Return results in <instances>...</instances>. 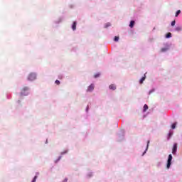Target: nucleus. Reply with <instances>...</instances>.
Here are the masks:
<instances>
[{"mask_svg":"<svg viewBox=\"0 0 182 182\" xmlns=\"http://www.w3.org/2000/svg\"><path fill=\"white\" fill-rule=\"evenodd\" d=\"M134 26V21H131L129 24V28H133Z\"/></svg>","mask_w":182,"mask_h":182,"instance_id":"17","label":"nucleus"},{"mask_svg":"<svg viewBox=\"0 0 182 182\" xmlns=\"http://www.w3.org/2000/svg\"><path fill=\"white\" fill-rule=\"evenodd\" d=\"M61 159H62V156H60L56 160L54 161V163L55 164H58V163H59V161H60Z\"/></svg>","mask_w":182,"mask_h":182,"instance_id":"12","label":"nucleus"},{"mask_svg":"<svg viewBox=\"0 0 182 182\" xmlns=\"http://www.w3.org/2000/svg\"><path fill=\"white\" fill-rule=\"evenodd\" d=\"M181 30H182L181 26H177V27L175 28V31L176 32H180V31H181Z\"/></svg>","mask_w":182,"mask_h":182,"instance_id":"14","label":"nucleus"},{"mask_svg":"<svg viewBox=\"0 0 182 182\" xmlns=\"http://www.w3.org/2000/svg\"><path fill=\"white\" fill-rule=\"evenodd\" d=\"M95 90V85L91 84L87 89V92H93Z\"/></svg>","mask_w":182,"mask_h":182,"instance_id":"8","label":"nucleus"},{"mask_svg":"<svg viewBox=\"0 0 182 182\" xmlns=\"http://www.w3.org/2000/svg\"><path fill=\"white\" fill-rule=\"evenodd\" d=\"M176 154H177V143H175L173 146L172 154H173V156H176Z\"/></svg>","mask_w":182,"mask_h":182,"instance_id":"6","label":"nucleus"},{"mask_svg":"<svg viewBox=\"0 0 182 182\" xmlns=\"http://www.w3.org/2000/svg\"><path fill=\"white\" fill-rule=\"evenodd\" d=\"M118 141H123L124 140V130L122 129L117 134Z\"/></svg>","mask_w":182,"mask_h":182,"instance_id":"2","label":"nucleus"},{"mask_svg":"<svg viewBox=\"0 0 182 182\" xmlns=\"http://www.w3.org/2000/svg\"><path fill=\"white\" fill-rule=\"evenodd\" d=\"M109 89H110V90H116V85L114 84H112L109 86Z\"/></svg>","mask_w":182,"mask_h":182,"instance_id":"10","label":"nucleus"},{"mask_svg":"<svg viewBox=\"0 0 182 182\" xmlns=\"http://www.w3.org/2000/svg\"><path fill=\"white\" fill-rule=\"evenodd\" d=\"M157 167H161V162H158L156 164Z\"/></svg>","mask_w":182,"mask_h":182,"instance_id":"24","label":"nucleus"},{"mask_svg":"<svg viewBox=\"0 0 182 182\" xmlns=\"http://www.w3.org/2000/svg\"><path fill=\"white\" fill-rule=\"evenodd\" d=\"M166 38H171V33H168L166 36Z\"/></svg>","mask_w":182,"mask_h":182,"instance_id":"21","label":"nucleus"},{"mask_svg":"<svg viewBox=\"0 0 182 182\" xmlns=\"http://www.w3.org/2000/svg\"><path fill=\"white\" fill-rule=\"evenodd\" d=\"M146 117H147V115H142L141 117V119H142V120H143L144 119H146Z\"/></svg>","mask_w":182,"mask_h":182,"instance_id":"28","label":"nucleus"},{"mask_svg":"<svg viewBox=\"0 0 182 182\" xmlns=\"http://www.w3.org/2000/svg\"><path fill=\"white\" fill-rule=\"evenodd\" d=\"M146 80V76H144L141 78L139 83L141 85L143 84V82Z\"/></svg>","mask_w":182,"mask_h":182,"instance_id":"15","label":"nucleus"},{"mask_svg":"<svg viewBox=\"0 0 182 182\" xmlns=\"http://www.w3.org/2000/svg\"><path fill=\"white\" fill-rule=\"evenodd\" d=\"M36 79V74L31 73L28 76V80H30L31 82L35 80Z\"/></svg>","mask_w":182,"mask_h":182,"instance_id":"3","label":"nucleus"},{"mask_svg":"<svg viewBox=\"0 0 182 182\" xmlns=\"http://www.w3.org/2000/svg\"><path fill=\"white\" fill-rule=\"evenodd\" d=\"M176 126H177V123H176V122L172 124H171V129H176Z\"/></svg>","mask_w":182,"mask_h":182,"instance_id":"18","label":"nucleus"},{"mask_svg":"<svg viewBox=\"0 0 182 182\" xmlns=\"http://www.w3.org/2000/svg\"><path fill=\"white\" fill-rule=\"evenodd\" d=\"M92 177H93V171H88L87 172V173L85 174V178H86L87 180H89V179L92 178Z\"/></svg>","mask_w":182,"mask_h":182,"instance_id":"5","label":"nucleus"},{"mask_svg":"<svg viewBox=\"0 0 182 182\" xmlns=\"http://www.w3.org/2000/svg\"><path fill=\"white\" fill-rule=\"evenodd\" d=\"M149 144H150V141H147L146 148L145 151H144V153L142 154V156H144V154H146V153H147V150H149Z\"/></svg>","mask_w":182,"mask_h":182,"instance_id":"9","label":"nucleus"},{"mask_svg":"<svg viewBox=\"0 0 182 182\" xmlns=\"http://www.w3.org/2000/svg\"><path fill=\"white\" fill-rule=\"evenodd\" d=\"M171 161H173V155L169 154L167 159L166 163V168L169 170L170 167H171Z\"/></svg>","mask_w":182,"mask_h":182,"instance_id":"1","label":"nucleus"},{"mask_svg":"<svg viewBox=\"0 0 182 182\" xmlns=\"http://www.w3.org/2000/svg\"><path fill=\"white\" fill-rule=\"evenodd\" d=\"M76 25H77L76 21H74L72 26L73 31H76Z\"/></svg>","mask_w":182,"mask_h":182,"instance_id":"13","label":"nucleus"},{"mask_svg":"<svg viewBox=\"0 0 182 182\" xmlns=\"http://www.w3.org/2000/svg\"><path fill=\"white\" fill-rule=\"evenodd\" d=\"M180 14H181V11H180V10H178L177 11H176V16H178V15H180Z\"/></svg>","mask_w":182,"mask_h":182,"instance_id":"20","label":"nucleus"},{"mask_svg":"<svg viewBox=\"0 0 182 182\" xmlns=\"http://www.w3.org/2000/svg\"><path fill=\"white\" fill-rule=\"evenodd\" d=\"M174 132L173 131V129H170L169 132L168 134V137H167V140H170L171 139V137L173 136Z\"/></svg>","mask_w":182,"mask_h":182,"instance_id":"7","label":"nucleus"},{"mask_svg":"<svg viewBox=\"0 0 182 182\" xmlns=\"http://www.w3.org/2000/svg\"><path fill=\"white\" fill-rule=\"evenodd\" d=\"M176 25V21L171 22V26H174Z\"/></svg>","mask_w":182,"mask_h":182,"instance_id":"27","label":"nucleus"},{"mask_svg":"<svg viewBox=\"0 0 182 182\" xmlns=\"http://www.w3.org/2000/svg\"><path fill=\"white\" fill-rule=\"evenodd\" d=\"M28 90H29V88H28V87H24L21 90V96H28Z\"/></svg>","mask_w":182,"mask_h":182,"instance_id":"4","label":"nucleus"},{"mask_svg":"<svg viewBox=\"0 0 182 182\" xmlns=\"http://www.w3.org/2000/svg\"><path fill=\"white\" fill-rule=\"evenodd\" d=\"M153 92H154V90L149 91V95H151V93H153Z\"/></svg>","mask_w":182,"mask_h":182,"instance_id":"29","label":"nucleus"},{"mask_svg":"<svg viewBox=\"0 0 182 182\" xmlns=\"http://www.w3.org/2000/svg\"><path fill=\"white\" fill-rule=\"evenodd\" d=\"M161 52H166L167 50V48H161Z\"/></svg>","mask_w":182,"mask_h":182,"instance_id":"26","label":"nucleus"},{"mask_svg":"<svg viewBox=\"0 0 182 182\" xmlns=\"http://www.w3.org/2000/svg\"><path fill=\"white\" fill-rule=\"evenodd\" d=\"M38 176H39V172L36 173V175L34 176L31 182H36V180H38Z\"/></svg>","mask_w":182,"mask_h":182,"instance_id":"11","label":"nucleus"},{"mask_svg":"<svg viewBox=\"0 0 182 182\" xmlns=\"http://www.w3.org/2000/svg\"><path fill=\"white\" fill-rule=\"evenodd\" d=\"M55 85H60V81H59L58 80H55Z\"/></svg>","mask_w":182,"mask_h":182,"instance_id":"23","label":"nucleus"},{"mask_svg":"<svg viewBox=\"0 0 182 182\" xmlns=\"http://www.w3.org/2000/svg\"><path fill=\"white\" fill-rule=\"evenodd\" d=\"M99 76H100V73H97L94 75V77H99Z\"/></svg>","mask_w":182,"mask_h":182,"instance_id":"25","label":"nucleus"},{"mask_svg":"<svg viewBox=\"0 0 182 182\" xmlns=\"http://www.w3.org/2000/svg\"><path fill=\"white\" fill-rule=\"evenodd\" d=\"M68 150L63 151L60 153L61 156H65V154H68Z\"/></svg>","mask_w":182,"mask_h":182,"instance_id":"19","label":"nucleus"},{"mask_svg":"<svg viewBox=\"0 0 182 182\" xmlns=\"http://www.w3.org/2000/svg\"><path fill=\"white\" fill-rule=\"evenodd\" d=\"M148 109H149V105L145 104L144 105V112H146Z\"/></svg>","mask_w":182,"mask_h":182,"instance_id":"16","label":"nucleus"},{"mask_svg":"<svg viewBox=\"0 0 182 182\" xmlns=\"http://www.w3.org/2000/svg\"><path fill=\"white\" fill-rule=\"evenodd\" d=\"M114 41L115 42H119V36H115L114 38Z\"/></svg>","mask_w":182,"mask_h":182,"instance_id":"22","label":"nucleus"}]
</instances>
